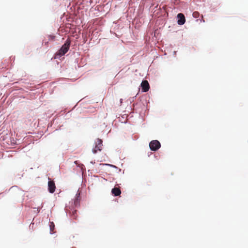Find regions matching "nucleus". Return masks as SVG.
<instances>
[{"mask_svg":"<svg viewBox=\"0 0 248 248\" xmlns=\"http://www.w3.org/2000/svg\"><path fill=\"white\" fill-rule=\"evenodd\" d=\"M95 146L94 148L93 149V152L95 154L97 151H101L103 146V141L102 140L98 138L96 139L95 142Z\"/></svg>","mask_w":248,"mask_h":248,"instance_id":"nucleus-2","label":"nucleus"},{"mask_svg":"<svg viewBox=\"0 0 248 248\" xmlns=\"http://www.w3.org/2000/svg\"><path fill=\"white\" fill-rule=\"evenodd\" d=\"M141 87L142 89V91L143 92H146L148 91L150 86L147 80H143L141 83Z\"/></svg>","mask_w":248,"mask_h":248,"instance_id":"nucleus-5","label":"nucleus"},{"mask_svg":"<svg viewBox=\"0 0 248 248\" xmlns=\"http://www.w3.org/2000/svg\"><path fill=\"white\" fill-rule=\"evenodd\" d=\"M56 189L55 183L53 181L49 180L48 182V189L50 193H53Z\"/></svg>","mask_w":248,"mask_h":248,"instance_id":"nucleus-4","label":"nucleus"},{"mask_svg":"<svg viewBox=\"0 0 248 248\" xmlns=\"http://www.w3.org/2000/svg\"><path fill=\"white\" fill-rule=\"evenodd\" d=\"M202 21H203V22H204V19H203V16H202Z\"/></svg>","mask_w":248,"mask_h":248,"instance_id":"nucleus-10","label":"nucleus"},{"mask_svg":"<svg viewBox=\"0 0 248 248\" xmlns=\"http://www.w3.org/2000/svg\"><path fill=\"white\" fill-rule=\"evenodd\" d=\"M50 232V233H54L55 225L53 222L49 223Z\"/></svg>","mask_w":248,"mask_h":248,"instance_id":"nucleus-8","label":"nucleus"},{"mask_svg":"<svg viewBox=\"0 0 248 248\" xmlns=\"http://www.w3.org/2000/svg\"><path fill=\"white\" fill-rule=\"evenodd\" d=\"M111 192L114 196H118L121 194V191L119 188L114 187L112 189Z\"/></svg>","mask_w":248,"mask_h":248,"instance_id":"nucleus-7","label":"nucleus"},{"mask_svg":"<svg viewBox=\"0 0 248 248\" xmlns=\"http://www.w3.org/2000/svg\"><path fill=\"white\" fill-rule=\"evenodd\" d=\"M177 18H178L177 23L179 25H183L186 21L184 15L182 13H179L177 15Z\"/></svg>","mask_w":248,"mask_h":248,"instance_id":"nucleus-6","label":"nucleus"},{"mask_svg":"<svg viewBox=\"0 0 248 248\" xmlns=\"http://www.w3.org/2000/svg\"><path fill=\"white\" fill-rule=\"evenodd\" d=\"M192 16L194 18H196L199 17L200 13L198 12L195 11L193 13Z\"/></svg>","mask_w":248,"mask_h":248,"instance_id":"nucleus-9","label":"nucleus"},{"mask_svg":"<svg viewBox=\"0 0 248 248\" xmlns=\"http://www.w3.org/2000/svg\"><path fill=\"white\" fill-rule=\"evenodd\" d=\"M161 146L160 142L157 140L151 141L149 143L150 149L153 151H156L160 148Z\"/></svg>","mask_w":248,"mask_h":248,"instance_id":"nucleus-3","label":"nucleus"},{"mask_svg":"<svg viewBox=\"0 0 248 248\" xmlns=\"http://www.w3.org/2000/svg\"><path fill=\"white\" fill-rule=\"evenodd\" d=\"M70 40L67 39L65 43L62 46L61 49L59 50L58 54L60 56L64 55L69 50L70 46Z\"/></svg>","mask_w":248,"mask_h":248,"instance_id":"nucleus-1","label":"nucleus"}]
</instances>
